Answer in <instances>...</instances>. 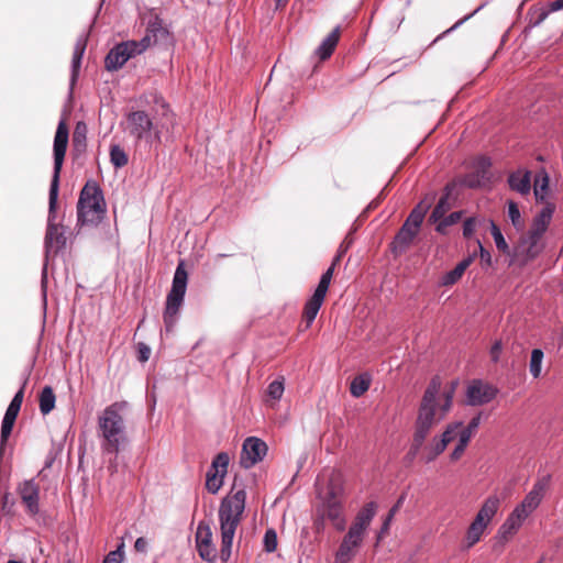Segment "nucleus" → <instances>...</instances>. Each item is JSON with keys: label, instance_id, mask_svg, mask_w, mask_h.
Here are the masks:
<instances>
[{"label": "nucleus", "instance_id": "nucleus-1", "mask_svg": "<svg viewBox=\"0 0 563 563\" xmlns=\"http://www.w3.org/2000/svg\"><path fill=\"white\" fill-rule=\"evenodd\" d=\"M456 383H452L442 393L441 379L434 376L420 401L418 416L415 422V432L409 454L415 456L422 448L427 437L430 434L433 427L442 421L450 412L455 394Z\"/></svg>", "mask_w": 563, "mask_h": 563}, {"label": "nucleus", "instance_id": "nucleus-2", "mask_svg": "<svg viewBox=\"0 0 563 563\" xmlns=\"http://www.w3.org/2000/svg\"><path fill=\"white\" fill-rule=\"evenodd\" d=\"M69 131L64 120L59 121L54 137V173L48 197V223L45 234V253L47 257H55L66 247L67 238L65 228L55 223L56 206L59 188V176L68 146Z\"/></svg>", "mask_w": 563, "mask_h": 563}, {"label": "nucleus", "instance_id": "nucleus-3", "mask_svg": "<svg viewBox=\"0 0 563 563\" xmlns=\"http://www.w3.org/2000/svg\"><path fill=\"white\" fill-rule=\"evenodd\" d=\"M554 209V205L547 203L533 218L530 229L526 234L521 235L518 244L515 246L510 264L523 266L543 252L544 243L542 238L551 223Z\"/></svg>", "mask_w": 563, "mask_h": 563}, {"label": "nucleus", "instance_id": "nucleus-4", "mask_svg": "<svg viewBox=\"0 0 563 563\" xmlns=\"http://www.w3.org/2000/svg\"><path fill=\"white\" fill-rule=\"evenodd\" d=\"M126 408V401L113 402L106 407L98 418L99 435L102 439L101 449L104 453L117 454L126 439L123 417Z\"/></svg>", "mask_w": 563, "mask_h": 563}, {"label": "nucleus", "instance_id": "nucleus-5", "mask_svg": "<svg viewBox=\"0 0 563 563\" xmlns=\"http://www.w3.org/2000/svg\"><path fill=\"white\" fill-rule=\"evenodd\" d=\"M245 490L240 489L221 503L219 520L221 526V559L223 561H227L231 555L233 537L245 508Z\"/></svg>", "mask_w": 563, "mask_h": 563}, {"label": "nucleus", "instance_id": "nucleus-6", "mask_svg": "<svg viewBox=\"0 0 563 563\" xmlns=\"http://www.w3.org/2000/svg\"><path fill=\"white\" fill-rule=\"evenodd\" d=\"M106 214L102 191L93 181H88L80 191L77 202V218L82 225L98 224Z\"/></svg>", "mask_w": 563, "mask_h": 563}, {"label": "nucleus", "instance_id": "nucleus-7", "mask_svg": "<svg viewBox=\"0 0 563 563\" xmlns=\"http://www.w3.org/2000/svg\"><path fill=\"white\" fill-rule=\"evenodd\" d=\"M188 273L184 262H179L173 278L172 288L166 298L164 310V324L167 332H170L176 323L177 314L183 305L187 289Z\"/></svg>", "mask_w": 563, "mask_h": 563}, {"label": "nucleus", "instance_id": "nucleus-8", "mask_svg": "<svg viewBox=\"0 0 563 563\" xmlns=\"http://www.w3.org/2000/svg\"><path fill=\"white\" fill-rule=\"evenodd\" d=\"M124 131L136 142L144 141L152 143L161 142V131L144 110L131 111L125 115L123 122Z\"/></svg>", "mask_w": 563, "mask_h": 563}, {"label": "nucleus", "instance_id": "nucleus-9", "mask_svg": "<svg viewBox=\"0 0 563 563\" xmlns=\"http://www.w3.org/2000/svg\"><path fill=\"white\" fill-rule=\"evenodd\" d=\"M137 42L143 43L144 51L152 45L169 47L174 45V36L168 26L157 14H150L146 24V33L144 37Z\"/></svg>", "mask_w": 563, "mask_h": 563}, {"label": "nucleus", "instance_id": "nucleus-10", "mask_svg": "<svg viewBox=\"0 0 563 563\" xmlns=\"http://www.w3.org/2000/svg\"><path fill=\"white\" fill-rule=\"evenodd\" d=\"M144 52L143 43L126 41L115 45L106 56L104 66L107 70L120 69L130 58Z\"/></svg>", "mask_w": 563, "mask_h": 563}, {"label": "nucleus", "instance_id": "nucleus-11", "mask_svg": "<svg viewBox=\"0 0 563 563\" xmlns=\"http://www.w3.org/2000/svg\"><path fill=\"white\" fill-rule=\"evenodd\" d=\"M549 486V477L544 476L538 479L532 489L528 493L525 499L512 510V514L516 515L521 520H526L528 516L537 509L540 505L545 490Z\"/></svg>", "mask_w": 563, "mask_h": 563}, {"label": "nucleus", "instance_id": "nucleus-12", "mask_svg": "<svg viewBox=\"0 0 563 563\" xmlns=\"http://www.w3.org/2000/svg\"><path fill=\"white\" fill-rule=\"evenodd\" d=\"M490 166L492 162L488 157H477L473 163L472 170L464 176L462 184L470 188L487 186L492 180Z\"/></svg>", "mask_w": 563, "mask_h": 563}, {"label": "nucleus", "instance_id": "nucleus-13", "mask_svg": "<svg viewBox=\"0 0 563 563\" xmlns=\"http://www.w3.org/2000/svg\"><path fill=\"white\" fill-rule=\"evenodd\" d=\"M364 537V534L357 532L355 529L350 528L335 552L334 562L350 563L362 545Z\"/></svg>", "mask_w": 563, "mask_h": 563}, {"label": "nucleus", "instance_id": "nucleus-14", "mask_svg": "<svg viewBox=\"0 0 563 563\" xmlns=\"http://www.w3.org/2000/svg\"><path fill=\"white\" fill-rule=\"evenodd\" d=\"M321 516L323 519H328L336 530L343 531L345 529L346 521L343 516L342 500L333 489H330L322 505Z\"/></svg>", "mask_w": 563, "mask_h": 563}, {"label": "nucleus", "instance_id": "nucleus-15", "mask_svg": "<svg viewBox=\"0 0 563 563\" xmlns=\"http://www.w3.org/2000/svg\"><path fill=\"white\" fill-rule=\"evenodd\" d=\"M230 457L225 452L216 455L211 463V467L207 473L206 488L208 492L216 494L223 484V476L227 474Z\"/></svg>", "mask_w": 563, "mask_h": 563}, {"label": "nucleus", "instance_id": "nucleus-16", "mask_svg": "<svg viewBox=\"0 0 563 563\" xmlns=\"http://www.w3.org/2000/svg\"><path fill=\"white\" fill-rule=\"evenodd\" d=\"M266 453V443L258 438L250 437L243 443L240 464L244 468H250L261 462Z\"/></svg>", "mask_w": 563, "mask_h": 563}, {"label": "nucleus", "instance_id": "nucleus-17", "mask_svg": "<svg viewBox=\"0 0 563 563\" xmlns=\"http://www.w3.org/2000/svg\"><path fill=\"white\" fill-rule=\"evenodd\" d=\"M522 522L523 520L511 512L494 538L493 551L498 554L501 553L506 543L517 533Z\"/></svg>", "mask_w": 563, "mask_h": 563}, {"label": "nucleus", "instance_id": "nucleus-18", "mask_svg": "<svg viewBox=\"0 0 563 563\" xmlns=\"http://www.w3.org/2000/svg\"><path fill=\"white\" fill-rule=\"evenodd\" d=\"M466 395L470 405L479 406L492 401L497 395V388L482 380H474Z\"/></svg>", "mask_w": 563, "mask_h": 563}, {"label": "nucleus", "instance_id": "nucleus-19", "mask_svg": "<svg viewBox=\"0 0 563 563\" xmlns=\"http://www.w3.org/2000/svg\"><path fill=\"white\" fill-rule=\"evenodd\" d=\"M197 550L202 560L212 562L216 559V549L212 545V532L209 526L200 522L196 532Z\"/></svg>", "mask_w": 563, "mask_h": 563}, {"label": "nucleus", "instance_id": "nucleus-20", "mask_svg": "<svg viewBox=\"0 0 563 563\" xmlns=\"http://www.w3.org/2000/svg\"><path fill=\"white\" fill-rule=\"evenodd\" d=\"M19 495L22 499V503L26 506L27 512L31 516H35L38 514V495L40 488L36 483L33 481H26L19 487Z\"/></svg>", "mask_w": 563, "mask_h": 563}, {"label": "nucleus", "instance_id": "nucleus-21", "mask_svg": "<svg viewBox=\"0 0 563 563\" xmlns=\"http://www.w3.org/2000/svg\"><path fill=\"white\" fill-rule=\"evenodd\" d=\"M325 298V294L314 290L312 296L306 302L302 310V323H305V330L309 329L316 319L323 301Z\"/></svg>", "mask_w": 563, "mask_h": 563}, {"label": "nucleus", "instance_id": "nucleus-22", "mask_svg": "<svg viewBox=\"0 0 563 563\" xmlns=\"http://www.w3.org/2000/svg\"><path fill=\"white\" fill-rule=\"evenodd\" d=\"M419 231L402 224L391 242V251L395 254L405 253L412 244Z\"/></svg>", "mask_w": 563, "mask_h": 563}, {"label": "nucleus", "instance_id": "nucleus-23", "mask_svg": "<svg viewBox=\"0 0 563 563\" xmlns=\"http://www.w3.org/2000/svg\"><path fill=\"white\" fill-rule=\"evenodd\" d=\"M453 185L448 184L444 188V192L439 199L438 203L433 208L428 221L430 223H437L439 220H441L448 211L453 207V203L451 202V196L453 191Z\"/></svg>", "mask_w": 563, "mask_h": 563}, {"label": "nucleus", "instance_id": "nucleus-24", "mask_svg": "<svg viewBox=\"0 0 563 563\" xmlns=\"http://www.w3.org/2000/svg\"><path fill=\"white\" fill-rule=\"evenodd\" d=\"M377 505L374 501L367 503L356 515L350 528L365 536L366 530L376 514Z\"/></svg>", "mask_w": 563, "mask_h": 563}, {"label": "nucleus", "instance_id": "nucleus-25", "mask_svg": "<svg viewBox=\"0 0 563 563\" xmlns=\"http://www.w3.org/2000/svg\"><path fill=\"white\" fill-rule=\"evenodd\" d=\"M433 198H424L421 200L410 212L406 221L404 222L405 225L408 228H412L413 230L419 231L422 221L426 217L427 211L432 205Z\"/></svg>", "mask_w": 563, "mask_h": 563}, {"label": "nucleus", "instance_id": "nucleus-26", "mask_svg": "<svg viewBox=\"0 0 563 563\" xmlns=\"http://www.w3.org/2000/svg\"><path fill=\"white\" fill-rule=\"evenodd\" d=\"M510 188L521 195H527L531 189V174L528 170H517L509 175Z\"/></svg>", "mask_w": 563, "mask_h": 563}, {"label": "nucleus", "instance_id": "nucleus-27", "mask_svg": "<svg viewBox=\"0 0 563 563\" xmlns=\"http://www.w3.org/2000/svg\"><path fill=\"white\" fill-rule=\"evenodd\" d=\"M500 505V500L497 496H489L482 505L477 515L474 519L488 526L494 516L496 515Z\"/></svg>", "mask_w": 563, "mask_h": 563}, {"label": "nucleus", "instance_id": "nucleus-28", "mask_svg": "<svg viewBox=\"0 0 563 563\" xmlns=\"http://www.w3.org/2000/svg\"><path fill=\"white\" fill-rule=\"evenodd\" d=\"M341 35V27L336 26L320 44L317 49V55L320 60L328 59L334 52Z\"/></svg>", "mask_w": 563, "mask_h": 563}, {"label": "nucleus", "instance_id": "nucleus-29", "mask_svg": "<svg viewBox=\"0 0 563 563\" xmlns=\"http://www.w3.org/2000/svg\"><path fill=\"white\" fill-rule=\"evenodd\" d=\"M487 526L474 519L466 530L464 537V549L470 550L478 543L486 530Z\"/></svg>", "mask_w": 563, "mask_h": 563}, {"label": "nucleus", "instance_id": "nucleus-30", "mask_svg": "<svg viewBox=\"0 0 563 563\" xmlns=\"http://www.w3.org/2000/svg\"><path fill=\"white\" fill-rule=\"evenodd\" d=\"M56 396L51 386H45L38 396V406L42 415H48L55 408Z\"/></svg>", "mask_w": 563, "mask_h": 563}, {"label": "nucleus", "instance_id": "nucleus-31", "mask_svg": "<svg viewBox=\"0 0 563 563\" xmlns=\"http://www.w3.org/2000/svg\"><path fill=\"white\" fill-rule=\"evenodd\" d=\"M446 446L448 444L441 439V437L433 438L430 444H428L423 450L426 462L429 463L434 461L446 449Z\"/></svg>", "mask_w": 563, "mask_h": 563}, {"label": "nucleus", "instance_id": "nucleus-32", "mask_svg": "<svg viewBox=\"0 0 563 563\" xmlns=\"http://www.w3.org/2000/svg\"><path fill=\"white\" fill-rule=\"evenodd\" d=\"M285 387H284V377H280L279 379L273 380L266 390V402L273 401L272 405H274L276 401H278L283 394H284Z\"/></svg>", "mask_w": 563, "mask_h": 563}, {"label": "nucleus", "instance_id": "nucleus-33", "mask_svg": "<svg viewBox=\"0 0 563 563\" xmlns=\"http://www.w3.org/2000/svg\"><path fill=\"white\" fill-rule=\"evenodd\" d=\"M110 162L115 168H122L124 167L128 162L129 157L125 151L118 144L111 145L110 147Z\"/></svg>", "mask_w": 563, "mask_h": 563}, {"label": "nucleus", "instance_id": "nucleus-34", "mask_svg": "<svg viewBox=\"0 0 563 563\" xmlns=\"http://www.w3.org/2000/svg\"><path fill=\"white\" fill-rule=\"evenodd\" d=\"M462 211H454L449 216H444L441 220H439L435 224V231L440 234H446L448 228L457 223L462 219Z\"/></svg>", "mask_w": 563, "mask_h": 563}, {"label": "nucleus", "instance_id": "nucleus-35", "mask_svg": "<svg viewBox=\"0 0 563 563\" xmlns=\"http://www.w3.org/2000/svg\"><path fill=\"white\" fill-rule=\"evenodd\" d=\"M543 351L540 349H534L531 352L529 371L533 378H539L541 375L542 362H543Z\"/></svg>", "mask_w": 563, "mask_h": 563}, {"label": "nucleus", "instance_id": "nucleus-36", "mask_svg": "<svg viewBox=\"0 0 563 563\" xmlns=\"http://www.w3.org/2000/svg\"><path fill=\"white\" fill-rule=\"evenodd\" d=\"M369 384V378L362 375L356 376L351 383L350 393L352 394V396L358 398L368 390Z\"/></svg>", "mask_w": 563, "mask_h": 563}, {"label": "nucleus", "instance_id": "nucleus-37", "mask_svg": "<svg viewBox=\"0 0 563 563\" xmlns=\"http://www.w3.org/2000/svg\"><path fill=\"white\" fill-rule=\"evenodd\" d=\"M490 233L495 241L497 250L504 254L510 255L511 254L510 249H509L500 229L494 222H492V225H490Z\"/></svg>", "mask_w": 563, "mask_h": 563}, {"label": "nucleus", "instance_id": "nucleus-38", "mask_svg": "<svg viewBox=\"0 0 563 563\" xmlns=\"http://www.w3.org/2000/svg\"><path fill=\"white\" fill-rule=\"evenodd\" d=\"M24 397V386L20 388V390L14 395L13 399L11 400L9 407L7 408V411L4 416L16 419Z\"/></svg>", "mask_w": 563, "mask_h": 563}, {"label": "nucleus", "instance_id": "nucleus-39", "mask_svg": "<svg viewBox=\"0 0 563 563\" xmlns=\"http://www.w3.org/2000/svg\"><path fill=\"white\" fill-rule=\"evenodd\" d=\"M339 261H340V257L339 256L335 257L333 263L331 264V266L322 274L316 290L327 295L331 279L333 277L335 265Z\"/></svg>", "mask_w": 563, "mask_h": 563}, {"label": "nucleus", "instance_id": "nucleus-40", "mask_svg": "<svg viewBox=\"0 0 563 563\" xmlns=\"http://www.w3.org/2000/svg\"><path fill=\"white\" fill-rule=\"evenodd\" d=\"M508 216H509V218L511 220L512 225L517 230H522L523 229L525 222H523V220L521 218V213H520L519 207L514 201H509V203H508Z\"/></svg>", "mask_w": 563, "mask_h": 563}, {"label": "nucleus", "instance_id": "nucleus-41", "mask_svg": "<svg viewBox=\"0 0 563 563\" xmlns=\"http://www.w3.org/2000/svg\"><path fill=\"white\" fill-rule=\"evenodd\" d=\"M86 49V42L79 41L74 51L73 55V77L75 78L78 71V68L80 67V62L84 55V52Z\"/></svg>", "mask_w": 563, "mask_h": 563}, {"label": "nucleus", "instance_id": "nucleus-42", "mask_svg": "<svg viewBox=\"0 0 563 563\" xmlns=\"http://www.w3.org/2000/svg\"><path fill=\"white\" fill-rule=\"evenodd\" d=\"M549 187V177L547 174L543 175L542 179H536L534 184V196L537 201H543Z\"/></svg>", "mask_w": 563, "mask_h": 563}, {"label": "nucleus", "instance_id": "nucleus-43", "mask_svg": "<svg viewBox=\"0 0 563 563\" xmlns=\"http://www.w3.org/2000/svg\"><path fill=\"white\" fill-rule=\"evenodd\" d=\"M277 533L274 529H267L264 534V549L266 552L272 553L277 549Z\"/></svg>", "mask_w": 563, "mask_h": 563}, {"label": "nucleus", "instance_id": "nucleus-44", "mask_svg": "<svg viewBox=\"0 0 563 563\" xmlns=\"http://www.w3.org/2000/svg\"><path fill=\"white\" fill-rule=\"evenodd\" d=\"M462 428V422H453L446 426V429L441 434V439L445 441L446 444L452 442L457 433H460V429Z\"/></svg>", "mask_w": 563, "mask_h": 563}, {"label": "nucleus", "instance_id": "nucleus-45", "mask_svg": "<svg viewBox=\"0 0 563 563\" xmlns=\"http://www.w3.org/2000/svg\"><path fill=\"white\" fill-rule=\"evenodd\" d=\"M16 419L4 416L1 424V444L3 445L10 437Z\"/></svg>", "mask_w": 563, "mask_h": 563}, {"label": "nucleus", "instance_id": "nucleus-46", "mask_svg": "<svg viewBox=\"0 0 563 563\" xmlns=\"http://www.w3.org/2000/svg\"><path fill=\"white\" fill-rule=\"evenodd\" d=\"M405 500V495H401L399 497V499L397 500V503L390 508V510L388 511V515L383 523V527H382V531L380 533H385L387 532L388 528H389V525H390V521L393 520L394 516L397 514V511L399 510L401 504L404 503Z\"/></svg>", "mask_w": 563, "mask_h": 563}, {"label": "nucleus", "instance_id": "nucleus-47", "mask_svg": "<svg viewBox=\"0 0 563 563\" xmlns=\"http://www.w3.org/2000/svg\"><path fill=\"white\" fill-rule=\"evenodd\" d=\"M462 278V274L454 267L452 271L448 272L443 275L441 279V285L443 286H452L457 283Z\"/></svg>", "mask_w": 563, "mask_h": 563}, {"label": "nucleus", "instance_id": "nucleus-48", "mask_svg": "<svg viewBox=\"0 0 563 563\" xmlns=\"http://www.w3.org/2000/svg\"><path fill=\"white\" fill-rule=\"evenodd\" d=\"M123 548L124 543L122 542L117 550L111 551L103 560L102 563H122L123 560Z\"/></svg>", "mask_w": 563, "mask_h": 563}, {"label": "nucleus", "instance_id": "nucleus-49", "mask_svg": "<svg viewBox=\"0 0 563 563\" xmlns=\"http://www.w3.org/2000/svg\"><path fill=\"white\" fill-rule=\"evenodd\" d=\"M80 128H81L80 123H78L76 129H75L74 135H73V143H74V146L76 148L85 146V141H86L85 130H86V126L84 125V132L80 131Z\"/></svg>", "mask_w": 563, "mask_h": 563}, {"label": "nucleus", "instance_id": "nucleus-50", "mask_svg": "<svg viewBox=\"0 0 563 563\" xmlns=\"http://www.w3.org/2000/svg\"><path fill=\"white\" fill-rule=\"evenodd\" d=\"M503 352V343L500 340H497L494 342V344L490 347L489 356L493 363H498L500 360V355Z\"/></svg>", "mask_w": 563, "mask_h": 563}, {"label": "nucleus", "instance_id": "nucleus-51", "mask_svg": "<svg viewBox=\"0 0 563 563\" xmlns=\"http://www.w3.org/2000/svg\"><path fill=\"white\" fill-rule=\"evenodd\" d=\"M479 423H481V413H478L477 416L472 418V420L470 421L467 427H465L464 429L460 430V432L466 433V434L468 433V437L472 438L473 434L475 433V431L477 430Z\"/></svg>", "mask_w": 563, "mask_h": 563}, {"label": "nucleus", "instance_id": "nucleus-52", "mask_svg": "<svg viewBox=\"0 0 563 563\" xmlns=\"http://www.w3.org/2000/svg\"><path fill=\"white\" fill-rule=\"evenodd\" d=\"M476 228V219L475 218H468L463 223V235L464 238L468 239L473 235Z\"/></svg>", "mask_w": 563, "mask_h": 563}, {"label": "nucleus", "instance_id": "nucleus-53", "mask_svg": "<svg viewBox=\"0 0 563 563\" xmlns=\"http://www.w3.org/2000/svg\"><path fill=\"white\" fill-rule=\"evenodd\" d=\"M475 257H476V252H474L473 254L468 255L466 258L461 261L455 266V268L463 275L465 273V271L468 268V266L474 262Z\"/></svg>", "mask_w": 563, "mask_h": 563}, {"label": "nucleus", "instance_id": "nucleus-54", "mask_svg": "<svg viewBox=\"0 0 563 563\" xmlns=\"http://www.w3.org/2000/svg\"><path fill=\"white\" fill-rule=\"evenodd\" d=\"M477 244H478V247H479V255H481L482 264L490 266L492 265V255H490V253L487 250L484 249V246L482 245V243L479 241H477Z\"/></svg>", "mask_w": 563, "mask_h": 563}, {"label": "nucleus", "instance_id": "nucleus-55", "mask_svg": "<svg viewBox=\"0 0 563 563\" xmlns=\"http://www.w3.org/2000/svg\"><path fill=\"white\" fill-rule=\"evenodd\" d=\"M151 349L144 343L139 344V361L146 362L150 358Z\"/></svg>", "mask_w": 563, "mask_h": 563}, {"label": "nucleus", "instance_id": "nucleus-56", "mask_svg": "<svg viewBox=\"0 0 563 563\" xmlns=\"http://www.w3.org/2000/svg\"><path fill=\"white\" fill-rule=\"evenodd\" d=\"M147 540L143 537L137 538L134 543V549L136 552L145 553L147 551Z\"/></svg>", "mask_w": 563, "mask_h": 563}, {"label": "nucleus", "instance_id": "nucleus-57", "mask_svg": "<svg viewBox=\"0 0 563 563\" xmlns=\"http://www.w3.org/2000/svg\"><path fill=\"white\" fill-rule=\"evenodd\" d=\"M563 9V0H555L549 4V11L541 14V19H544L549 12H555Z\"/></svg>", "mask_w": 563, "mask_h": 563}, {"label": "nucleus", "instance_id": "nucleus-58", "mask_svg": "<svg viewBox=\"0 0 563 563\" xmlns=\"http://www.w3.org/2000/svg\"><path fill=\"white\" fill-rule=\"evenodd\" d=\"M470 440H471V437H468V433L466 434V433L460 432L459 433V443H457V445L463 448V449H466Z\"/></svg>", "mask_w": 563, "mask_h": 563}, {"label": "nucleus", "instance_id": "nucleus-59", "mask_svg": "<svg viewBox=\"0 0 563 563\" xmlns=\"http://www.w3.org/2000/svg\"><path fill=\"white\" fill-rule=\"evenodd\" d=\"M470 440H471V437H468V433L466 434V433L460 432L459 433V443H457V445L463 448V449H466Z\"/></svg>", "mask_w": 563, "mask_h": 563}, {"label": "nucleus", "instance_id": "nucleus-60", "mask_svg": "<svg viewBox=\"0 0 563 563\" xmlns=\"http://www.w3.org/2000/svg\"><path fill=\"white\" fill-rule=\"evenodd\" d=\"M465 449L456 445L455 449L453 450V452L451 453V460L452 461H457L464 453Z\"/></svg>", "mask_w": 563, "mask_h": 563}, {"label": "nucleus", "instance_id": "nucleus-61", "mask_svg": "<svg viewBox=\"0 0 563 563\" xmlns=\"http://www.w3.org/2000/svg\"><path fill=\"white\" fill-rule=\"evenodd\" d=\"M156 102H159L162 108L164 109V115L167 113V111H169V108H168V104L162 99H156Z\"/></svg>", "mask_w": 563, "mask_h": 563}, {"label": "nucleus", "instance_id": "nucleus-62", "mask_svg": "<svg viewBox=\"0 0 563 563\" xmlns=\"http://www.w3.org/2000/svg\"><path fill=\"white\" fill-rule=\"evenodd\" d=\"M8 505H9V495H8V494H5V495L3 496L2 509H3V510H7Z\"/></svg>", "mask_w": 563, "mask_h": 563}, {"label": "nucleus", "instance_id": "nucleus-63", "mask_svg": "<svg viewBox=\"0 0 563 563\" xmlns=\"http://www.w3.org/2000/svg\"><path fill=\"white\" fill-rule=\"evenodd\" d=\"M288 0H276V7H285L287 4Z\"/></svg>", "mask_w": 563, "mask_h": 563}, {"label": "nucleus", "instance_id": "nucleus-64", "mask_svg": "<svg viewBox=\"0 0 563 563\" xmlns=\"http://www.w3.org/2000/svg\"><path fill=\"white\" fill-rule=\"evenodd\" d=\"M451 30H452V29L445 30V32H444V33H442V36H443V35H445L446 33H449ZM440 37H441V35H440L438 38H440Z\"/></svg>", "mask_w": 563, "mask_h": 563}]
</instances>
